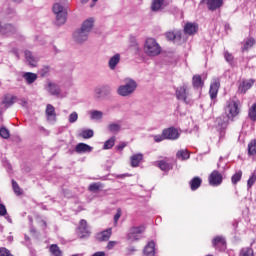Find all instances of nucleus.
Returning a JSON list of instances; mask_svg holds the SVG:
<instances>
[{"mask_svg": "<svg viewBox=\"0 0 256 256\" xmlns=\"http://www.w3.org/2000/svg\"><path fill=\"white\" fill-rule=\"evenodd\" d=\"M153 139H154L155 143H161V141H165L166 138H165V135H163V132H162V134L154 135Z\"/></svg>", "mask_w": 256, "mask_h": 256, "instance_id": "8fccbe9b", "label": "nucleus"}, {"mask_svg": "<svg viewBox=\"0 0 256 256\" xmlns=\"http://www.w3.org/2000/svg\"><path fill=\"white\" fill-rule=\"evenodd\" d=\"M93 1V3H97L99 0H92Z\"/></svg>", "mask_w": 256, "mask_h": 256, "instance_id": "338daca9", "label": "nucleus"}, {"mask_svg": "<svg viewBox=\"0 0 256 256\" xmlns=\"http://www.w3.org/2000/svg\"><path fill=\"white\" fill-rule=\"evenodd\" d=\"M224 57L228 63H231V61H233V55L227 51L224 52Z\"/></svg>", "mask_w": 256, "mask_h": 256, "instance_id": "603ef678", "label": "nucleus"}, {"mask_svg": "<svg viewBox=\"0 0 256 256\" xmlns=\"http://www.w3.org/2000/svg\"><path fill=\"white\" fill-rule=\"evenodd\" d=\"M253 85H255V80L253 79H248V80H243L239 87H238V91L239 93H247V91H249V89H251V87H253Z\"/></svg>", "mask_w": 256, "mask_h": 256, "instance_id": "f8f14e48", "label": "nucleus"}, {"mask_svg": "<svg viewBox=\"0 0 256 256\" xmlns=\"http://www.w3.org/2000/svg\"><path fill=\"white\" fill-rule=\"evenodd\" d=\"M135 89H137V82L131 78H127L125 79V83L118 87L117 93L120 97H129L135 93Z\"/></svg>", "mask_w": 256, "mask_h": 256, "instance_id": "20e7f679", "label": "nucleus"}, {"mask_svg": "<svg viewBox=\"0 0 256 256\" xmlns=\"http://www.w3.org/2000/svg\"><path fill=\"white\" fill-rule=\"evenodd\" d=\"M199 29V26L195 23H187L184 27V32L187 35H195L197 33V30Z\"/></svg>", "mask_w": 256, "mask_h": 256, "instance_id": "aec40b11", "label": "nucleus"}, {"mask_svg": "<svg viewBox=\"0 0 256 256\" xmlns=\"http://www.w3.org/2000/svg\"><path fill=\"white\" fill-rule=\"evenodd\" d=\"M113 147H115V137H111L110 139H108L103 146V149H113Z\"/></svg>", "mask_w": 256, "mask_h": 256, "instance_id": "a19ab883", "label": "nucleus"}, {"mask_svg": "<svg viewBox=\"0 0 256 256\" xmlns=\"http://www.w3.org/2000/svg\"><path fill=\"white\" fill-rule=\"evenodd\" d=\"M51 256H62L61 249L57 244H52L49 248Z\"/></svg>", "mask_w": 256, "mask_h": 256, "instance_id": "c9c22d12", "label": "nucleus"}, {"mask_svg": "<svg viewBox=\"0 0 256 256\" xmlns=\"http://www.w3.org/2000/svg\"><path fill=\"white\" fill-rule=\"evenodd\" d=\"M25 57L26 61L31 65V67H37V58L33 56V53L31 51H25Z\"/></svg>", "mask_w": 256, "mask_h": 256, "instance_id": "c85d7f7f", "label": "nucleus"}, {"mask_svg": "<svg viewBox=\"0 0 256 256\" xmlns=\"http://www.w3.org/2000/svg\"><path fill=\"white\" fill-rule=\"evenodd\" d=\"M224 113L227 119H235L241 113V102L235 99H229L224 106Z\"/></svg>", "mask_w": 256, "mask_h": 256, "instance_id": "f03ea898", "label": "nucleus"}, {"mask_svg": "<svg viewBox=\"0 0 256 256\" xmlns=\"http://www.w3.org/2000/svg\"><path fill=\"white\" fill-rule=\"evenodd\" d=\"M121 218V210H118L117 213L114 215V223L117 225V221Z\"/></svg>", "mask_w": 256, "mask_h": 256, "instance_id": "5fc2aeb1", "label": "nucleus"}, {"mask_svg": "<svg viewBox=\"0 0 256 256\" xmlns=\"http://www.w3.org/2000/svg\"><path fill=\"white\" fill-rule=\"evenodd\" d=\"M126 145H127L126 142H121V143L116 147V149H117L118 151H123V148H124Z\"/></svg>", "mask_w": 256, "mask_h": 256, "instance_id": "4d7b16f0", "label": "nucleus"}, {"mask_svg": "<svg viewBox=\"0 0 256 256\" xmlns=\"http://www.w3.org/2000/svg\"><path fill=\"white\" fill-rule=\"evenodd\" d=\"M20 104L22 107H27V100L25 98L21 99Z\"/></svg>", "mask_w": 256, "mask_h": 256, "instance_id": "13d9d810", "label": "nucleus"}, {"mask_svg": "<svg viewBox=\"0 0 256 256\" xmlns=\"http://www.w3.org/2000/svg\"><path fill=\"white\" fill-rule=\"evenodd\" d=\"M44 89L47 93H49L52 97H56L57 99H65L67 97V92L61 89V86L51 80H47Z\"/></svg>", "mask_w": 256, "mask_h": 256, "instance_id": "7ed1b4c3", "label": "nucleus"}, {"mask_svg": "<svg viewBox=\"0 0 256 256\" xmlns=\"http://www.w3.org/2000/svg\"><path fill=\"white\" fill-rule=\"evenodd\" d=\"M145 256H155V242L150 241L144 248Z\"/></svg>", "mask_w": 256, "mask_h": 256, "instance_id": "bb28decb", "label": "nucleus"}, {"mask_svg": "<svg viewBox=\"0 0 256 256\" xmlns=\"http://www.w3.org/2000/svg\"><path fill=\"white\" fill-rule=\"evenodd\" d=\"M256 182V174L253 173L250 178L247 181V187L248 189H251V187H253V185H255Z\"/></svg>", "mask_w": 256, "mask_h": 256, "instance_id": "de8ad7c7", "label": "nucleus"}, {"mask_svg": "<svg viewBox=\"0 0 256 256\" xmlns=\"http://www.w3.org/2000/svg\"><path fill=\"white\" fill-rule=\"evenodd\" d=\"M201 183H203V180H201V178L199 177H194L191 181H190V188L192 191H197L198 187H201Z\"/></svg>", "mask_w": 256, "mask_h": 256, "instance_id": "2f4dec72", "label": "nucleus"}, {"mask_svg": "<svg viewBox=\"0 0 256 256\" xmlns=\"http://www.w3.org/2000/svg\"><path fill=\"white\" fill-rule=\"evenodd\" d=\"M12 188L16 195H22L23 192L21 191V188L19 187V184L15 180H12Z\"/></svg>", "mask_w": 256, "mask_h": 256, "instance_id": "c03bdc74", "label": "nucleus"}, {"mask_svg": "<svg viewBox=\"0 0 256 256\" xmlns=\"http://www.w3.org/2000/svg\"><path fill=\"white\" fill-rule=\"evenodd\" d=\"M132 167H139V163L143 161V154L138 153L134 154L130 158Z\"/></svg>", "mask_w": 256, "mask_h": 256, "instance_id": "cd10ccee", "label": "nucleus"}, {"mask_svg": "<svg viewBox=\"0 0 256 256\" xmlns=\"http://www.w3.org/2000/svg\"><path fill=\"white\" fill-rule=\"evenodd\" d=\"M248 155H256V139L248 144Z\"/></svg>", "mask_w": 256, "mask_h": 256, "instance_id": "ea45409f", "label": "nucleus"}, {"mask_svg": "<svg viewBox=\"0 0 256 256\" xmlns=\"http://www.w3.org/2000/svg\"><path fill=\"white\" fill-rule=\"evenodd\" d=\"M79 233H81V237H87L89 235V226L87 225L86 220L80 221V226L78 228Z\"/></svg>", "mask_w": 256, "mask_h": 256, "instance_id": "a878e982", "label": "nucleus"}, {"mask_svg": "<svg viewBox=\"0 0 256 256\" xmlns=\"http://www.w3.org/2000/svg\"><path fill=\"white\" fill-rule=\"evenodd\" d=\"M63 113H66V114H68L69 112H68L67 110H63Z\"/></svg>", "mask_w": 256, "mask_h": 256, "instance_id": "69168bd1", "label": "nucleus"}, {"mask_svg": "<svg viewBox=\"0 0 256 256\" xmlns=\"http://www.w3.org/2000/svg\"><path fill=\"white\" fill-rule=\"evenodd\" d=\"M23 79H25L28 85H33L35 81H37V74L33 72H26L22 75Z\"/></svg>", "mask_w": 256, "mask_h": 256, "instance_id": "412c9836", "label": "nucleus"}, {"mask_svg": "<svg viewBox=\"0 0 256 256\" xmlns=\"http://www.w3.org/2000/svg\"><path fill=\"white\" fill-rule=\"evenodd\" d=\"M79 119V114L77 112H72L69 116H68V123H77Z\"/></svg>", "mask_w": 256, "mask_h": 256, "instance_id": "37998d69", "label": "nucleus"}, {"mask_svg": "<svg viewBox=\"0 0 256 256\" xmlns=\"http://www.w3.org/2000/svg\"><path fill=\"white\" fill-rule=\"evenodd\" d=\"M94 132L91 129H87V130H83L80 133V137H83V139H91V137H93Z\"/></svg>", "mask_w": 256, "mask_h": 256, "instance_id": "79ce46f5", "label": "nucleus"}, {"mask_svg": "<svg viewBox=\"0 0 256 256\" xmlns=\"http://www.w3.org/2000/svg\"><path fill=\"white\" fill-rule=\"evenodd\" d=\"M163 7V0H153L151 9L152 11H159Z\"/></svg>", "mask_w": 256, "mask_h": 256, "instance_id": "58836bf2", "label": "nucleus"}, {"mask_svg": "<svg viewBox=\"0 0 256 256\" xmlns=\"http://www.w3.org/2000/svg\"><path fill=\"white\" fill-rule=\"evenodd\" d=\"M99 189H101V184L99 183H92L89 186L90 191H99Z\"/></svg>", "mask_w": 256, "mask_h": 256, "instance_id": "3c124183", "label": "nucleus"}, {"mask_svg": "<svg viewBox=\"0 0 256 256\" xmlns=\"http://www.w3.org/2000/svg\"><path fill=\"white\" fill-rule=\"evenodd\" d=\"M239 256H255V254L253 248L246 247L240 250Z\"/></svg>", "mask_w": 256, "mask_h": 256, "instance_id": "4c0bfd02", "label": "nucleus"}, {"mask_svg": "<svg viewBox=\"0 0 256 256\" xmlns=\"http://www.w3.org/2000/svg\"><path fill=\"white\" fill-rule=\"evenodd\" d=\"M243 177V172L241 170H238L231 178V182L233 185H237L239 181H241V178Z\"/></svg>", "mask_w": 256, "mask_h": 256, "instance_id": "f704fd0d", "label": "nucleus"}, {"mask_svg": "<svg viewBox=\"0 0 256 256\" xmlns=\"http://www.w3.org/2000/svg\"><path fill=\"white\" fill-rule=\"evenodd\" d=\"M81 3H88L89 0H80Z\"/></svg>", "mask_w": 256, "mask_h": 256, "instance_id": "0e129e2a", "label": "nucleus"}, {"mask_svg": "<svg viewBox=\"0 0 256 256\" xmlns=\"http://www.w3.org/2000/svg\"><path fill=\"white\" fill-rule=\"evenodd\" d=\"M95 23V20L93 18H88L82 23V26L80 29L83 31H86V33H91V29H93V24Z\"/></svg>", "mask_w": 256, "mask_h": 256, "instance_id": "393cba45", "label": "nucleus"}, {"mask_svg": "<svg viewBox=\"0 0 256 256\" xmlns=\"http://www.w3.org/2000/svg\"><path fill=\"white\" fill-rule=\"evenodd\" d=\"M89 115L92 121H101L103 119V112L99 110H90Z\"/></svg>", "mask_w": 256, "mask_h": 256, "instance_id": "c756f323", "label": "nucleus"}, {"mask_svg": "<svg viewBox=\"0 0 256 256\" xmlns=\"http://www.w3.org/2000/svg\"><path fill=\"white\" fill-rule=\"evenodd\" d=\"M203 85H205V83L203 82L201 75H194L192 77V86L195 89H203Z\"/></svg>", "mask_w": 256, "mask_h": 256, "instance_id": "b1692460", "label": "nucleus"}, {"mask_svg": "<svg viewBox=\"0 0 256 256\" xmlns=\"http://www.w3.org/2000/svg\"><path fill=\"white\" fill-rule=\"evenodd\" d=\"M158 167L159 169H161V171H164L165 173H167V171H171V169H173V164L168 163L165 160H162L158 162Z\"/></svg>", "mask_w": 256, "mask_h": 256, "instance_id": "7c9ffc66", "label": "nucleus"}, {"mask_svg": "<svg viewBox=\"0 0 256 256\" xmlns=\"http://www.w3.org/2000/svg\"><path fill=\"white\" fill-rule=\"evenodd\" d=\"M143 233H145V226H133L129 229L127 239L128 241H131V243H135V241H140V239H142Z\"/></svg>", "mask_w": 256, "mask_h": 256, "instance_id": "0eeeda50", "label": "nucleus"}, {"mask_svg": "<svg viewBox=\"0 0 256 256\" xmlns=\"http://www.w3.org/2000/svg\"><path fill=\"white\" fill-rule=\"evenodd\" d=\"M0 215L1 217H4V215H7V208H5V205L0 204Z\"/></svg>", "mask_w": 256, "mask_h": 256, "instance_id": "864d4df0", "label": "nucleus"}, {"mask_svg": "<svg viewBox=\"0 0 256 256\" xmlns=\"http://www.w3.org/2000/svg\"><path fill=\"white\" fill-rule=\"evenodd\" d=\"M113 231L111 230V228H108L100 233L97 234L96 239L98 241H109V239L111 238Z\"/></svg>", "mask_w": 256, "mask_h": 256, "instance_id": "6ab92c4d", "label": "nucleus"}, {"mask_svg": "<svg viewBox=\"0 0 256 256\" xmlns=\"http://www.w3.org/2000/svg\"><path fill=\"white\" fill-rule=\"evenodd\" d=\"M121 61V55L115 54L109 59L108 67L111 69V71H115L117 65H119V62Z\"/></svg>", "mask_w": 256, "mask_h": 256, "instance_id": "a211bd4d", "label": "nucleus"}, {"mask_svg": "<svg viewBox=\"0 0 256 256\" xmlns=\"http://www.w3.org/2000/svg\"><path fill=\"white\" fill-rule=\"evenodd\" d=\"M129 253H134L135 249L133 247L128 248Z\"/></svg>", "mask_w": 256, "mask_h": 256, "instance_id": "680f3d73", "label": "nucleus"}, {"mask_svg": "<svg viewBox=\"0 0 256 256\" xmlns=\"http://www.w3.org/2000/svg\"><path fill=\"white\" fill-rule=\"evenodd\" d=\"M15 31H16L15 26L11 24H5L4 26L0 27V33L2 35H13Z\"/></svg>", "mask_w": 256, "mask_h": 256, "instance_id": "4be33fe9", "label": "nucleus"}, {"mask_svg": "<svg viewBox=\"0 0 256 256\" xmlns=\"http://www.w3.org/2000/svg\"><path fill=\"white\" fill-rule=\"evenodd\" d=\"M165 37L168 39V41H181V31L176 30L166 32Z\"/></svg>", "mask_w": 256, "mask_h": 256, "instance_id": "f3484780", "label": "nucleus"}, {"mask_svg": "<svg viewBox=\"0 0 256 256\" xmlns=\"http://www.w3.org/2000/svg\"><path fill=\"white\" fill-rule=\"evenodd\" d=\"M212 246L215 247L217 251H225L227 249V241L223 236H216L212 239Z\"/></svg>", "mask_w": 256, "mask_h": 256, "instance_id": "9d476101", "label": "nucleus"}, {"mask_svg": "<svg viewBox=\"0 0 256 256\" xmlns=\"http://www.w3.org/2000/svg\"><path fill=\"white\" fill-rule=\"evenodd\" d=\"M249 117L252 121H256V104L249 109Z\"/></svg>", "mask_w": 256, "mask_h": 256, "instance_id": "49530a36", "label": "nucleus"}, {"mask_svg": "<svg viewBox=\"0 0 256 256\" xmlns=\"http://www.w3.org/2000/svg\"><path fill=\"white\" fill-rule=\"evenodd\" d=\"M117 245V241H110L108 242L107 249H113Z\"/></svg>", "mask_w": 256, "mask_h": 256, "instance_id": "6e6d98bb", "label": "nucleus"}, {"mask_svg": "<svg viewBox=\"0 0 256 256\" xmlns=\"http://www.w3.org/2000/svg\"><path fill=\"white\" fill-rule=\"evenodd\" d=\"M163 135L165 139H170L171 141H175L179 137V131L175 128H168L163 130Z\"/></svg>", "mask_w": 256, "mask_h": 256, "instance_id": "2eb2a0df", "label": "nucleus"}, {"mask_svg": "<svg viewBox=\"0 0 256 256\" xmlns=\"http://www.w3.org/2000/svg\"><path fill=\"white\" fill-rule=\"evenodd\" d=\"M176 157L178 159H181V161H185V160L189 159V157H190L189 151H187L186 149L180 150L177 152Z\"/></svg>", "mask_w": 256, "mask_h": 256, "instance_id": "72a5a7b5", "label": "nucleus"}, {"mask_svg": "<svg viewBox=\"0 0 256 256\" xmlns=\"http://www.w3.org/2000/svg\"><path fill=\"white\" fill-rule=\"evenodd\" d=\"M209 11H217V9H221L223 7V0H204Z\"/></svg>", "mask_w": 256, "mask_h": 256, "instance_id": "ddd939ff", "label": "nucleus"}, {"mask_svg": "<svg viewBox=\"0 0 256 256\" xmlns=\"http://www.w3.org/2000/svg\"><path fill=\"white\" fill-rule=\"evenodd\" d=\"M143 51L147 57L161 55V45L154 38H147L144 42Z\"/></svg>", "mask_w": 256, "mask_h": 256, "instance_id": "f257e3e1", "label": "nucleus"}, {"mask_svg": "<svg viewBox=\"0 0 256 256\" xmlns=\"http://www.w3.org/2000/svg\"><path fill=\"white\" fill-rule=\"evenodd\" d=\"M253 45H255V39L248 38L247 40L244 41V46L242 48V51H248V49H251Z\"/></svg>", "mask_w": 256, "mask_h": 256, "instance_id": "e433bc0d", "label": "nucleus"}, {"mask_svg": "<svg viewBox=\"0 0 256 256\" xmlns=\"http://www.w3.org/2000/svg\"><path fill=\"white\" fill-rule=\"evenodd\" d=\"M209 184L212 187H219L223 183V175L219 171L214 170L208 178Z\"/></svg>", "mask_w": 256, "mask_h": 256, "instance_id": "1a4fd4ad", "label": "nucleus"}, {"mask_svg": "<svg viewBox=\"0 0 256 256\" xmlns=\"http://www.w3.org/2000/svg\"><path fill=\"white\" fill-rule=\"evenodd\" d=\"M108 131H110V133H119V131H121V124H119V123H110L108 125Z\"/></svg>", "mask_w": 256, "mask_h": 256, "instance_id": "473e14b6", "label": "nucleus"}, {"mask_svg": "<svg viewBox=\"0 0 256 256\" xmlns=\"http://www.w3.org/2000/svg\"><path fill=\"white\" fill-rule=\"evenodd\" d=\"M73 39L75 43H85V41L89 39V32H86L85 30L80 28L73 33Z\"/></svg>", "mask_w": 256, "mask_h": 256, "instance_id": "9b49d317", "label": "nucleus"}, {"mask_svg": "<svg viewBox=\"0 0 256 256\" xmlns=\"http://www.w3.org/2000/svg\"><path fill=\"white\" fill-rule=\"evenodd\" d=\"M46 121L54 125L57 123V112L52 104H47L45 109Z\"/></svg>", "mask_w": 256, "mask_h": 256, "instance_id": "6e6552de", "label": "nucleus"}, {"mask_svg": "<svg viewBox=\"0 0 256 256\" xmlns=\"http://www.w3.org/2000/svg\"><path fill=\"white\" fill-rule=\"evenodd\" d=\"M14 3H21L23 0H12Z\"/></svg>", "mask_w": 256, "mask_h": 256, "instance_id": "e2e57ef3", "label": "nucleus"}, {"mask_svg": "<svg viewBox=\"0 0 256 256\" xmlns=\"http://www.w3.org/2000/svg\"><path fill=\"white\" fill-rule=\"evenodd\" d=\"M76 153H91L93 151V147L85 144L79 143L75 148Z\"/></svg>", "mask_w": 256, "mask_h": 256, "instance_id": "5701e85b", "label": "nucleus"}, {"mask_svg": "<svg viewBox=\"0 0 256 256\" xmlns=\"http://www.w3.org/2000/svg\"><path fill=\"white\" fill-rule=\"evenodd\" d=\"M41 223H42V227H47V222L45 220H42Z\"/></svg>", "mask_w": 256, "mask_h": 256, "instance_id": "052dcab7", "label": "nucleus"}, {"mask_svg": "<svg viewBox=\"0 0 256 256\" xmlns=\"http://www.w3.org/2000/svg\"><path fill=\"white\" fill-rule=\"evenodd\" d=\"M49 66H44L41 68V70L39 71L40 73V77H47V75H49Z\"/></svg>", "mask_w": 256, "mask_h": 256, "instance_id": "09e8293b", "label": "nucleus"}, {"mask_svg": "<svg viewBox=\"0 0 256 256\" xmlns=\"http://www.w3.org/2000/svg\"><path fill=\"white\" fill-rule=\"evenodd\" d=\"M15 101H17V96H13L11 94H6L3 97L2 105H4V107H6V109H8V107H11L12 105L15 104Z\"/></svg>", "mask_w": 256, "mask_h": 256, "instance_id": "dca6fc26", "label": "nucleus"}, {"mask_svg": "<svg viewBox=\"0 0 256 256\" xmlns=\"http://www.w3.org/2000/svg\"><path fill=\"white\" fill-rule=\"evenodd\" d=\"M0 137H2V139H9V137H10L9 130L5 127H1L0 128Z\"/></svg>", "mask_w": 256, "mask_h": 256, "instance_id": "a18cd8bd", "label": "nucleus"}, {"mask_svg": "<svg viewBox=\"0 0 256 256\" xmlns=\"http://www.w3.org/2000/svg\"><path fill=\"white\" fill-rule=\"evenodd\" d=\"M219 87H221V82L216 78L210 85L209 93L211 99H215L217 97V93H219Z\"/></svg>", "mask_w": 256, "mask_h": 256, "instance_id": "4468645a", "label": "nucleus"}, {"mask_svg": "<svg viewBox=\"0 0 256 256\" xmlns=\"http://www.w3.org/2000/svg\"><path fill=\"white\" fill-rule=\"evenodd\" d=\"M53 13L56 15L57 25H65V21H67V10H65V6L62 3L56 2L53 5Z\"/></svg>", "mask_w": 256, "mask_h": 256, "instance_id": "423d86ee", "label": "nucleus"}, {"mask_svg": "<svg viewBox=\"0 0 256 256\" xmlns=\"http://www.w3.org/2000/svg\"><path fill=\"white\" fill-rule=\"evenodd\" d=\"M175 95L178 101H183L186 105H193V100L189 93V84L184 83L182 86L177 87Z\"/></svg>", "mask_w": 256, "mask_h": 256, "instance_id": "39448f33", "label": "nucleus"}, {"mask_svg": "<svg viewBox=\"0 0 256 256\" xmlns=\"http://www.w3.org/2000/svg\"><path fill=\"white\" fill-rule=\"evenodd\" d=\"M92 256H105V252H95Z\"/></svg>", "mask_w": 256, "mask_h": 256, "instance_id": "bf43d9fd", "label": "nucleus"}]
</instances>
